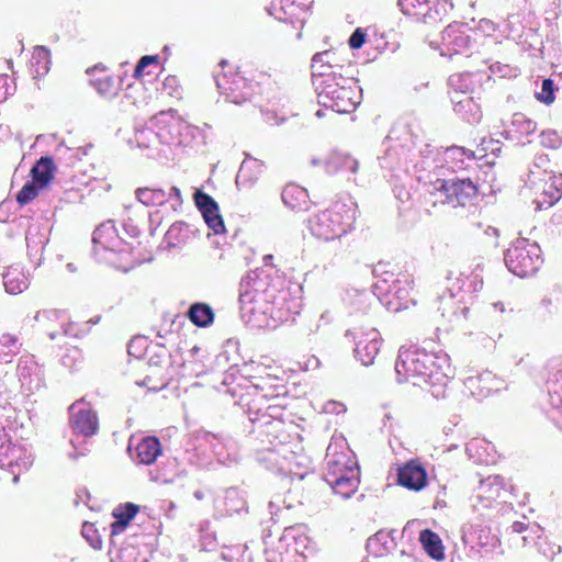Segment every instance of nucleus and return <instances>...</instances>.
I'll return each instance as SVG.
<instances>
[{
	"label": "nucleus",
	"instance_id": "obj_1",
	"mask_svg": "<svg viewBox=\"0 0 562 562\" xmlns=\"http://www.w3.org/2000/svg\"><path fill=\"white\" fill-rule=\"evenodd\" d=\"M288 290H280L268 274L254 273L243 279L239 288L241 318L256 328H277L294 321Z\"/></svg>",
	"mask_w": 562,
	"mask_h": 562
},
{
	"label": "nucleus",
	"instance_id": "obj_2",
	"mask_svg": "<svg viewBox=\"0 0 562 562\" xmlns=\"http://www.w3.org/2000/svg\"><path fill=\"white\" fill-rule=\"evenodd\" d=\"M398 383L428 384L435 398L447 397V386L453 370L446 353L428 352L417 348H400L395 362Z\"/></svg>",
	"mask_w": 562,
	"mask_h": 562
},
{
	"label": "nucleus",
	"instance_id": "obj_3",
	"mask_svg": "<svg viewBox=\"0 0 562 562\" xmlns=\"http://www.w3.org/2000/svg\"><path fill=\"white\" fill-rule=\"evenodd\" d=\"M355 217L356 211L351 205L335 203L330 209L312 215L306 225L313 236L329 241L345 235Z\"/></svg>",
	"mask_w": 562,
	"mask_h": 562
},
{
	"label": "nucleus",
	"instance_id": "obj_4",
	"mask_svg": "<svg viewBox=\"0 0 562 562\" xmlns=\"http://www.w3.org/2000/svg\"><path fill=\"white\" fill-rule=\"evenodd\" d=\"M504 261L512 273L519 278H526L540 269L543 259L537 243L518 238L505 251Z\"/></svg>",
	"mask_w": 562,
	"mask_h": 562
},
{
	"label": "nucleus",
	"instance_id": "obj_5",
	"mask_svg": "<svg viewBox=\"0 0 562 562\" xmlns=\"http://www.w3.org/2000/svg\"><path fill=\"white\" fill-rule=\"evenodd\" d=\"M430 187L429 193L435 198L434 204L440 202L453 207L464 206L477 193L470 179H437Z\"/></svg>",
	"mask_w": 562,
	"mask_h": 562
},
{
	"label": "nucleus",
	"instance_id": "obj_6",
	"mask_svg": "<svg viewBox=\"0 0 562 562\" xmlns=\"http://www.w3.org/2000/svg\"><path fill=\"white\" fill-rule=\"evenodd\" d=\"M345 337L353 342L356 359L364 367L373 364L382 345L380 333L375 328L353 327L346 331Z\"/></svg>",
	"mask_w": 562,
	"mask_h": 562
},
{
	"label": "nucleus",
	"instance_id": "obj_7",
	"mask_svg": "<svg viewBox=\"0 0 562 562\" xmlns=\"http://www.w3.org/2000/svg\"><path fill=\"white\" fill-rule=\"evenodd\" d=\"M159 121L166 123V126L157 133V136L166 144L186 145L187 136L195 131V127L176 116V111L173 110L168 113L161 112Z\"/></svg>",
	"mask_w": 562,
	"mask_h": 562
},
{
	"label": "nucleus",
	"instance_id": "obj_8",
	"mask_svg": "<svg viewBox=\"0 0 562 562\" xmlns=\"http://www.w3.org/2000/svg\"><path fill=\"white\" fill-rule=\"evenodd\" d=\"M70 426L76 435L91 437L97 434L99 420L97 414L87 406L83 398L75 402L69 407Z\"/></svg>",
	"mask_w": 562,
	"mask_h": 562
},
{
	"label": "nucleus",
	"instance_id": "obj_9",
	"mask_svg": "<svg viewBox=\"0 0 562 562\" xmlns=\"http://www.w3.org/2000/svg\"><path fill=\"white\" fill-rule=\"evenodd\" d=\"M194 202L198 210L201 212L206 225L214 234H222L225 232V225L217 202L207 193L202 190L194 192Z\"/></svg>",
	"mask_w": 562,
	"mask_h": 562
},
{
	"label": "nucleus",
	"instance_id": "obj_10",
	"mask_svg": "<svg viewBox=\"0 0 562 562\" xmlns=\"http://www.w3.org/2000/svg\"><path fill=\"white\" fill-rule=\"evenodd\" d=\"M397 482L408 490L420 491L427 484V472L418 461L411 460L398 469Z\"/></svg>",
	"mask_w": 562,
	"mask_h": 562
},
{
	"label": "nucleus",
	"instance_id": "obj_11",
	"mask_svg": "<svg viewBox=\"0 0 562 562\" xmlns=\"http://www.w3.org/2000/svg\"><path fill=\"white\" fill-rule=\"evenodd\" d=\"M543 187L541 193L533 200L537 210H543L552 206L562 196V175L544 172Z\"/></svg>",
	"mask_w": 562,
	"mask_h": 562
},
{
	"label": "nucleus",
	"instance_id": "obj_12",
	"mask_svg": "<svg viewBox=\"0 0 562 562\" xmlns=\"http://www.w3.org/2000/svg\"><path fill=\"white\" fill-rule=\"evenodd\" d=\"M330 447L326 454V472L324 473V480L334 479L339 476H346L351 471H360L356 461L351 460L350 457L344 452L330 453Z\"/></svg>",
	"mask_w": 562,
	"mask_h": 562
},
{
	"label": "nucleus",
	"instance_id": "obj_13",
	"mask_svg": "<svg viewBox=\"0 0 562 562\" xmlns=\"http://www.w3.org/2000/svg\"><path fill=\"white\" fill-rule=\"evenodd\" d=\"M439 305L438 311L441 312V316L447 318L449 322L458 319H468L470 308L468 306H461L460 300H457V294L451 290H446L437 299Z\"/></svg>",
	"mask_w": 562,
	"mask_h": 562
},
{
	"label": "nucleus",
	"instance_id": "obj_14",
	"mask_svg": "<svg viewBox=\"0 0 562 562\" xmlns=\"http://www.w3.org/2000/svg\"><path fill=\"white\" fill-rule=\"evenodd\" d=\"M537 130V123L528 119L522 113H515L512 117L510 124L504 128L501 135L512 142L520 143L525 136H528Z\"/></svg>",
	"mask_w": 562,
	"mask_h": 562
},
{
	"label": "nucleus",
	"instance_id": "obj_15",
	"mask_svg": "<svg viewBox=\"0 0 562 562\" xmlns=\"http://www.w3.org/2000/svg\"><path fill=\"white\" fill-rule=\"evenodd\" d=\"M92 243L94 248L101 246L105 250L115 251L123 243V237L119 235L113 221H106L94 229Z\"/></svg>",
	"mask_w": 562,
	"mask_h": 562
},
{
	"label": "nucleus",
	"instance_id": "obj_16",
	"mask_svg": "<svg viewBox=\"0 0 562 562\" xmlns=\"http://www.w3.org/2000/svg\"><path fill=\"white\" fill-rule=\"evenodd\" d=\"M246 506L244 495L237 488H227L222 496L214 499L215 509L221 515H233L241 512Z\"/></svg>",
	"mask_w": 562,
	"mask_h": 562
},
{
	"label": "nucleus",
	"instance_id": "obj_17",
	"mask_svg": "<svg viewBox=\"0 0 562 562\" xmlns=\"http://www.w3.org/2000/svg\"><path fill=\"white\" fill-rule=\"evenodd\" d=\"M350 81L351 79L344 77L341 72L331 76V78L327 80L317 79L314 87L317 93L318 103L322 105L326 104L328 98L333 99V95L337 91L348 87Z\"/></svg>",
	"mask_w": 562,
	"mask_h": 562
},
{
	"label": "nucleus",
	"instance_id": "obj_18",
	"mask_svg": "<svg viewBox=\"0 0 562 562\" xmlns=\"http://www.w3.org/2000/svg\"><path fill=\"white\" fill-rule=\"evenodd\" d=\"M326 483L331 487L335 494L347 499L358 490L360 483V471H351V473L346 476L342 475L339 477L327 479Z\"/></svg>",
	"mask_w": 562,
	"mask_h": 562
},
{
	"label": "nucleus",
	"instance_id": "obj_19",
	"mask_svg": "<svg viewBox=\"0 0 562 562\" xmlns=\"http://www.w3.org/2000/svg\"><path fill=\"white\" fill-rule=\"evenodd\" d=\"M331 98H328L326 104L323 106L327 109H331L337 113H350L355 111L358 102L355 100V91L351 86H348L339 91H337Z\"/></svg>",
	"mask_w": 562,
	"mask_h": 562
},
{
	"label": "nucleus",
	"instance_id": "obj_20",
	"mask_svg": "<svg viewBox=\"0 0 562 562\" xmlns=\"http://www.w3.org/2000/svg\"><path fill=\"white\" fill-rule=\"evenodd\" d=\"M358 160L347 154L339 151L330 153L325 159L324 167L328 175H334L338 171L348 170L356 173L358 170Z\"/></svg>",
	"mask_w": 562,
	"mask_h": 562
},
{
	"label": "nucleus",
	"instance_id": "obj_21",
	"mask_svg": "<svg viewBox=\"0 0 562 562\" xmlns=\"http://www.w3.org/2000/svg\"><path fill=\"white\" fill-rule=\"evenodd\" d=\"M161 445L156 437H145L136 446V459L142 464H153L161 454Z\"/></svg>",
	"mask_w": 562,
	"mask_h": 562
},
{
	"label": "nucleus",
	"instance_id": "obj_22",
	"mask_svg": "<svg viewBox=\"0 0 562 562\" xmlns=\"http://www.w3.org/2000/svg\"><path fill=\"white\" fill-rule=\"evenodd\" d=\"M411 123H396L389 133L390 139H395L408 150L416 146L419 134Z\"/></svg>",
	"mask_w": 562,
	"mask_h": 562
},
{
	"label": "nucleus",
	"instance_id": "obj_23",
	"mask_svg": "<svg viewBox=\"0 0 562 562\" xmlns=\"http://www.w3.org/2000/svg\"><path fill=\"white\" fill-rule=\"evenodd\" d=\"M451 102L454 104V112L468 123L475 124L481 121L482 113L480 106L473 101L471 97L464 95L459 100H457L454 97H451Z\"/></svg>",
	"mask_w": 562,
	"mask_h": 562
},
{
	"label": "nucleus",
	"instance_id": "obj_24",
	"mask_svg": "<svg viewBox=\"0 0 562 562\" xmlns=\"http://www.w3.org/2000/svg\"><path fill=\"white\" fill-rule=\"evenodd\" d=\"M3 285L8 293L19 294L29 288L30 279L22 268L18 266L10 267L3 274Z\"/></svg>",
	"mask_w": 562,
	"mask_h": 562
},
{
	"label": "nucleus",
	"instance_id": "obj_25",
	"mask_svg": "<svg viewBox=\"0 0 562 562\" xmlns=\"http://www.w3.org/2000/svg\"><path fill=\"white\" fill-rule=\"evenodd\" d=\"M419 541L427 554L436 561L445 558L443 546L440 537L430 529L420 531Z\"/></svg>",
	"mask_w": 562,
	"mask_h": 562
},
{
	"label": "nucleus",
	"instance_id": "obj_26",
	"mask_svg": "<svg viewBox=\"0 0 562 562\" xmlns=\"http://www.w3.org/2000/svg\"><path fill=\"white\" fill-rule=\"evenodd\" d=\"M56 171L57 166L50 156L37 159V194L52 182Z\"/></svg>",
	"mask_w": 562,
	"mask_h": 562
},
{
	"label": "nucleus",
	"instance_id": "obj_27",
	"mask_svg": "<svg viewBox=\"0 0 562 562\" xmlns=\"http://www.w3.org/2000/svg\"><path fill=\"white\" fill-rule=\"evenodd\" d=\"M188 318L199 327H207L214 321L213 310L205 303H194L188 310Z\"/></svg>",
	"mask_w": 562,
	"mask_h": 562
},
{
	"label": "nucleus",
	"instance_id": "obj_28",
	"mask_svg": "<svg viewBox=\"0 0 562 562\" xmlns=\"http://www.w3.org/2000/svg\"><path fill=\"white\" fill-rule=\"evenodd\" d=\"M135 196L146 206L162 205L167 202V192L159 188H138Z\"/></svg>",
	"mask_w": 562,
	"mask_h": 562
},
{
	"label": "nucleus",
	"instance_id": "obj_29",
	"mask_svg": "<svg viewBox=\"0 0 562 562\" xmlns=\"http://www.w3.org/2000/svg\"><path fill=\"white\" fill-rule=\"evenodd\" d=\"M505 481L499 475H491L480 482L479 495L488 499H494L501 496L504 490Z\"/></svg>",
	"mask_w": 562,
	"mask_h": 562
},
{
	"label": "nucleus",
	"instance_id": "obj_30",
	"mask_svg": "<svg viewBox=\"0 0 562 562\" xmlns=\"http://www.w3.org/2000/svg\"><path fill=\"white\" fill-rule=\"evenodd\" d=\"M307 200V191L299 186H286L282 191L283 203L292 210L301 209Z\"/></svg>",
	"mask_w": 562,
	"mask_h": 562
},
{
	"label": "nucleus",
	"instance_id": "obj_31",
	"mask_svg": "<svg viewBox=\"0 0 562 562\" xmlns=\"http://www.w3.org/2000/svg\"><path fill=\"white\" fill-rule=\"evenodd\" d=\"M188 238V225L184 222L173 223L165 234V240L169 248L183 244Z\"/></svg>",
	"mask_w": 562,
	"mask_h": 562
},
{
	"label": "nucleus",
	"instance_id": "obj_32",
	"mask_svg": "<svg viewBox=\"0 0 562 562\" xmlns=\"http://www.w3.org/2000/svg\"><path fill=\"white\" fill-rule=\"evenodd\" d=\"M30 180L16 194V202L23 206L35 199V161L31 162L29 169Z\"/></svg>",
	"mask_w": 562,
	"mask_h": 562
},
{
	"label": "nucleus",
	"instance_id": "obj_33",
	"mask_svg": "<svg viewBox=\"0 0 562 562\" xmlns=\"http://www.w3.org/2000/svg\"><path fill=\"white\" fill-rule=\"evenodd\" d=\"M448 85L456 93L460 92L465 95L473 89L472 75L468 72L453 74L449 77Z\"/></svg>",
	"mask_w": 562,
	"mask_h": 562
},
{
	"label": "nucleus",
	"instance_id": "obj_34",
	"mask_svg": "<svg viewBox=\"0 0 562 562\" xmlns=\"http://www.w3.org/2000/svg\"><path fill=\"white\" fill-rule=\"evenodd\" d=\"M91 85L95 88L97 92L104 98L114 97L119 90L114 79L110 76L93 79L91 80Z\"/></svg>",
	"mask_w": 562,
	"mask_h": 562
},
{
	"label": "nucleus",
	"instance_id": "obj_35",
	"mask_svg": "<svg viewBox=\"0 0 562 562\" xmlns=\"http://www.w3.org/2000/svg\"><path fill=\"white\" fill-rule=\"evenodd\" d=\"M311 69H312L313 86H315L317 79L327 80V79H330L331 76L338 74L339 72L338 70L341 69V66L326 65V64H312Z\"/></svg>",
	"mask_w": 562,
	"mask_h": 562
},
{
	"label": "nucleus",
	"instance_id": "obj_36",
	"mask_svg": "<svg viewBox=\"0 0 562 562\" xmlns=\"http://www.w3.org/2000/svg\"><path fill=\"white\" fill-rule=\"evenodd\" d=\"M387 539V532L379 531L367 540L366 548L370 553L374 555H382L386 551L385 544Z\"/></svg>",
	"mask_w": 562,
	"mask_h": 562
},
{
	"label": "nucleus",
	"instance_id": "obj_37",
	"mask_svg": "<svg viewBox=\"0 0 562 562\" xmlns=\"http://www.w3.org/2000/svg\"><path fill=\"white\" fill-rule=\"evenodd\" d=\"M397 7L405 15H417L427 7V0H397Z\"/></svg>",
	"mask_w": 562,
	"mask_h": 562
},
{
	"label": "nucleus",
	"instance_id": "obj_38",
	"mask_svg": "<svg viewBox=\"0 0 562 562\" xmlns=\"http://www.w3.org/2000/svg\"><path fill=\"white\" fill-rule=\"evenodd\" d=\"M50 69V52L45 46L37 45V78L48 74Z\"/></svg>",
	"mask_w": 562,
	"mask_h": 562
},
{
	"label": "nucleus",
	"instance_id": "obj_39",
	"mask_svg": "<svg viewBox=\"0 0 562 562\" xmlns=\"http://www.w3.org/2000/svg\"><path fill=\"white\" fill-rule=\"evenodd\" d=\"M139 507L134 503H126L123 506H119L114 509L113 516L114 518H122L123 520H126V522L130 524V521L136 516L138 513Z\"/></svg>",
	"mask_w": 562,
	"mask_h": 562
},
{
	"label": "nucleus",
	"instance_id": "obj_40",
	"mask_svg": "<svg viewBox=\"0 0 562 562\" xmlns=\"http://www.w3.org/2000/svg\"><path fill=\"white\" fill-rule=\"evenodd\" d=\"M97 530L94 529L92 524H85L82 527V536L88 540L90 546L93 549H101L102 542L100 538L95 535Z\"/></svg>",
	"mask_w": 562,
	"mask_h": 562
},
{
	"label": "nucleus",
	"instance_id": "obj_41",
	"mask_svg": "<svg viewBox=\"0 0 562 562\" xmlns=\"http://www.w3.org/2000/svg\"><path fill=\"white\" fill-rule=\"evenodd\" d=\"M542 93L538 94V100L546 104H550L554 101V89L553 81L551 79H544L541 85Z\"/></svg>",
	"mask_w": 562,
	"mask_h": 562
},
{
	"label": "nucleus",
	"instance_id": "obj_42",
	"mask_svg": "<svg viewBox=\"0 0 562 562\" xmlns=\"http://www.w3.org/2000/svg\"><path fill=\"white\" fill-rule=\"evenodd\" d=\"M541 144L548 148H558L561 145L562 139L555 131L542 132L540 135Z\"/></svg>",
	"mask_w": 562,
	"mask_h": 562
},
{
	"label": "nucleus",
	"instance_id": "obj_43",
	"mask_svg": "<svg viewBox=\"0 0 562 562\" xmlns=\"http://www.w3.org/2000/svg\"><path fill=\"white\" fill-rule=\"evenodd\" d=\"M136 384L145 386L149 391H160L168 385V380L160 379L159 381H156L153 379V376L147 375L142 382H136Z\"/></svg>",
	"mask_w": 562,
	"mask_h": 562
},
{
	"label": "nucleus",
	"instance_id": "obj_44",
	"mask_svg": "<svg viewBox=\"0 0 562 562\" xmlns=\"http://www.w3.org/2000/svg\"><path fill=\"white\" fill-rule=\"evenodd\" d=\"M158 63V56H153V55H145L143 56L136 67H135V70H134V77L135 78H139L142 77L143 75V71L145 68H147L149 65L151 64H157Z\"/></svg>",
	"mask_w": 562,
	"mask_h": 562
},
{
	"label": "nucleus",
	"instance_id": "obj_45",
	"mask_svg": "<svg viewBox=\"0 0 562 562\" xmlns=\"http://www.w3.org/2000/svg\"><path fill=\"white\" fill-rule=\"evenodd\" d=\"M367 34L362 29L358 27L350 35L348 44L352 49H359L366 42Z\"/></svg>",
	"mask_w": 562,
	"mask_h": 562
},
{
	"label": "nucleus",
	"instance_id": "obj_46",
	"mask_svg": "<svg viewBox=\"0 0 562 562\" xmlns=\"http://www.w3.org/2000/svg\"><path fill=\"white\" fill-rule=\"evenodd\" d=\"M214 81H215V85L220 91V93L222 94H227L228 95V91H233L234 89L231 87V82L227 78V76L225 74L221 75V74H215L214 75Z\"/></svg>",
	"mask_w": 562,
	"mask_h": 562
},
{
	"label": "nucleus",
	"instance_id": "obj_47",
	"mask_svg": "<svg viewBox=\"0 0 562 562\" xmlns=\"http://www.w3.org/2000/svg\"><path fill=\"white\" fill-rule=\"evenodd\" d=\"M446 154L452 158H459V157H463V156H467L468 158L474 157V154L472 150L467 149L464 147H459V146H452V147L448 148Z\"/></svg>",
	"mask_w": 562,
	"mask_h": 562
},
{
	"label": "nucleus",
	"instance_id": "obj_48",
	"mask_svg": "<svg viewBox=\"0 0 562 562\" xmlns=\"http://www.w3.org/2000/svg\"><path fill=\"white\" fill-rule=\"evenodd\" d=\"M333 56H334V54L329 50L316 53L312 58V64L333 65V60H331Z\"/></svg>",
	"mask_w": 562,
	"mask_h": 562
},
{
	"label": "nucleus",
	"instance_id": "obj_49",
	"mask_svg": "<svg viewBox=\"0 0 562 562\" xmlns=\"http://www.w3.org/2000/svg\"><path fill=\"white\" fill-rule=\"evenodd\" d=\"M250 182H251V180L249 179V177L247 175V165L244 161L239 168L237 176H236V184L238 187H240V186L250 184Z\"/></svg>",
	"mask_w": 562,
	"mask_h": 562
},
{
	"label": "nucleus",
	"instance_id": "obj_50",
	"mask_svg": "<svg viewBox=\"0 0 562 562\" xmlns=\"http://www.w3.org/2000/svg\"><path fill=\"white\" fill-rule=\"evenodd\" d=\"M482 145L484 150H490L495 156H498L501 154L502 147L499 140L493 138L488 140L483 139Z\"/></svg>",
	"mask_w": 562,
	"mask_h": 562
},
{
	"label": "nucleus",
	"instance_id": "obj_51",
	"mask_svg": "<svg viewBox=\"0 0 562 562\" xmlns=\"http://www.w3.org/2000/svg\"><path fill=\"white\" fill-rule=\"evenodd\" d=\"M8 80L9 78L7 75H0V103L4 102L8 95L11 94Z\"/></svg>",
	"mask_w": 562,
	"mask_h": 562
},
{
	"label": "nucleus",
	"instance_id": "obj_52",
	"mask_svg": "<svg viewBox=\"0 0 562 562\" xmlns=\"http://www.w3.org/2000/svg\"><path fill=\"white\" fill-rule=\"evenodd\" d=\"M127 526L128 522H126V520H123L122 518H115V521L111 524V536L122 533Z\"/></svg>",
	"mask_w": 562,
	"mask_h": 562
},
{
	"label": "nucleus",
	"instance_id": "obj_53",
	"mask_svg": "<svg viewBox=\"0 0 562 562\" xmlns=\"http://www.w3.org/2000/svg\"><path fill=\"white\" fill-rule=\"evenodd\" d=\"M127 526L128 522H126V520H123L122 518H115V521L111 524V536L122 533Z\"/></svg>",
	"mask_w": 562,
	"mask_h": 562
},
{
	"label": "nucleus",
	"instance_id": "obj_54",
	"mask_svg": "<svg viewBox=\"0 0 562 562\" xmlns=\"http://www.w3.org/2000/svg\"><path fill=\"white\" fill-rule=\"evenodd\" d=\"M127 526L128 522H126V520H123L122 518H115V521L111 524V536L122 533Z\"/></svg>",
	"mask_w": 562,
	"mask_h": 562
},
{
	"label": "nucleus",
	"instance_id": "obj_55",
	"mask_svg": "<svg viewBox=\"0 0 562 562\" xmlns=\"http://www.w3.org/2000/svg\"><path fill=\"white\" fill-rule=\"evenodd\" d=\"M453 9V3L451 0H442L441 2H438L436 5H435V11L436 13L440 14H447L449 12V10H452Z\"/></svg>",
	"mask_w": 562,
	"mask_h": 562
},
{
	"label": "nucleus",
	"instance_id": "obj_56",
	"mask_svg": "<svg viewBox=\"0 0 562 562\" xmlns=\"http://www.w3.org/2000/svg\"><path fill=\"white\" fill-rule=\"evenodd\" d=\"M325 411L327 413H335V414H339L341 412H345L346 411V407L344 404L341 403H338V402H328L325 406Z\"/></svg>",
	"mask_w": 562,
	"mask_h": 562
},
{
	"label": "nucleus",
	"instance_id": "obj_57",
	"mask_svg": "<svg viewBox=\"0 0 562 562\" xmlns=\"http://www.w3.org/2000/svg\"><path fill=\"white\" fill-rule=\"evenodd\" d=\"M401 284V281L397 280L396 282L393 283L392 285V291L394 292V294L400 299V300H405L406 296H407V291L403 288L400 286Z\"/></svg>",
	"mask_w": 562,
	"mask_h": 562
},
{
	"label": "nucleus",
	"instance_id": "obj_58",
	"mask_svg": "<svg viewBox=\"0 0 562 562\" xmlns=\"http://www.w3.org/2000/svg\"><path fill=\"white\" fill-rule=\"evenodd\" d=\"M551 223L557 227H562V207L558 209L551 216Z\"/></svg>",
	"mask_w": 562,
	"mask_h": 562
},
{
	"label": "nucleus",
	"instance_id": "obj_59",
	"mask_svg": "<svg viewBox=\"0 0 562 562\" xmlns=\"http://www.w3.org/2000/svg\"><path fill=\"white\" fill-rule=\"evenodd\" d=\"M15 337L11 335H2V337L0 338V344L7 348H10L11 346L15 345Z\"/></svg>",
	"mask_w": 562,
	"mask_h": 562
},
{
	"label": "nucleus",
	"instance_id": "obj_60",
	"mask_svg": "<svg viewBox=\"0 0 562 562\" xmlns=\"http://www.w3.org/2000/svg\"><path fill=\"white\" fill-rule=\"evenodd\" d=\"M172 198H175L179 203H181L182 199H181V192H180L179 188L172 187L170 189L169 193H167V201Z\"/></svg>",
	"mask_w": 562,
	"mask_h": 562
},
{
	"label": "nucleus",
	"instance_id": "obj_61",
	"mask_svg": "<svg viewBox=\"0 0 562 562\" xmlns=\"http://www.w3.org/2000/svg\"><path fill=\"white\" fill-rule=\"evenodd\" d=\"M63 335L78 337L79 333L75 330L74 324H68L66 327L63 328Z\"/></svg>",
	"mask_w": 562,
	"mask_h": 562
},
{
	"label": "nucleus",
	"instance_id": "obj_62",
	"mask_svg": "<svg viewBox=\"0 0 562 562\" xmlns=\"http://www.w3.org/2000/svg\"><path fill=\"white\" fill-rule=\"evenodd\" d=\"M124 231L130 237H136L139 233L138 228L132 224H125Z\"/></svg>",
	"mask_w": 562,
	"mask_h": 562
},
{
	"label": "nucleus",
	"instance_id": "obj_63",
	"mask_svg": "<svg viewBox=\"0 0 562 562\" xmlns=\"http://www.w3.org/2000/svg\"><path fill=\"white\" fill-rule=\"evenodd\" d=\"M512 528H513V531L520 533V532L525 531L526 525L524 522H520V521H515L512 525Z\"/></svg>",
	"mask_w": 562,
	"mask_h": 562
},
{
	"label": "nucleus",
	"instance_id": "obj_64",
	"mask_svg": "<svg viewBox=\"0 0 562 562\" xmlns=\"http://www.w3.org/2000/svg\"><path fill=\"white\" fill-rule=\"evenodd\" d=\"M74 360H75V356H70V355H65V356L63 357V359H61L63 364H64L65 367H69V368H71V367H72V364H74Z\"/></svg>",
	"mask_w": 562,
	"mask_h": 562
}]
</instances>
